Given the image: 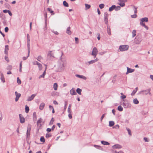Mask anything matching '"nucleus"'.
<instances>
[{
  "label": "nucleus",
  "instance_id": "1",
  "mask_svg": "<svg viewBox=\"0 0 153 153\" xmlns=\"http://www.w3.org/2000/svg\"><path fill=\"white\" fill-rule=\"evenodd\" d=\"M66 59L65 58L62 57L61 56L60 59L58 61L56 71V72L62 71H63L64 68L66 65Z\"/></svg>",
  "mask_w": 153,
  "mask_h": 153
},
{
  "label": "nucleus",
  "instance_id": "2",
  "mask_svg": "<svg viewBox=\"0 0 153 153\" xmlns=\"http://www.w3.org/2000/svg\"><path fill=\"white\" fill-rule=\"evenodd\" d=\"M129 48V46L127 45H120L119 47V49L121 51H124L127 50Z\"/></svg>",
  "mask_w": 153,
  "mask_h": 153
},
{
  "label": "nucleus",
  "instance_id": "3",
  "mask_svg": "<svg viewBox=\"0 0 153 153\" xmlns=\"http://www.w3.org/2000/svg\"><path fill=\"white\" fill-rule=\"evenodd\" d=\"M98 53V50L97 49L96 47H94L92 50V51L91 54V55L93 56L94 58H95Z\"/></svg>",
  "mask_w": 153,
  "mask_h": 153
},
{
  "label": "nucleus",
  "instance_id": "4",
  "mask_svg": "<svg viewBox=\"0 0 153 153\" xmlns=\"http://www.w3.org/2000/svg\"><path fill=\"white\" fill-rule=\"evenodd\" d=\"M108 14L107 12H105L104 13V20L105 23L107 24L108 23Z\"/></svg>",
  "mask_w": 153,
  "mask_h": 153
},
{
  "label": "nucleus",
  "instance_id": "5",
  "mask_svg": "<svg viewBox=\"0 0 153 153\" xmlns=\"http://www.w3.org/2000/svg\"><path fill=\"white\" fill-rule=\"evenodd\" d=\"M20 122L21 123H23L25 122V119L22 115L20 114L19 115Z\"/></svg>",
  "mask_w": 153,
  "mask_h": 153
},
{
  "label": "nucleus",
  "instance_id": "6",
  "mask_svg": "<svg viewBox=\"0 0 153 153\" xmlns=\"http://www.w3.org/2000/svg\"><path fill=\"white\" fill-rule=\"evenodd\" d=\"M119 3L118 4L121 7H123L125 6V2L127 1V0H118Z\"/></svg>",
  "mask_w": 153,
  "mask_h": 153
},
{
  "label": "nucleus",
  "instance_id": "7",
  "mask_svg": "<svg viewBox=\"0 0 153 153\" xmlns=\"http://www.w3.org/2000/svg\"><path fill=\"white\" fill-rule=\"evenodd\" d=\"M150 89H147L145 90H143L140 92V94H141L142 93L145 92L146 93H145V94L146 95H147L148 94H149V95H151V93H150Z\"/></svg>",
  "mask_w": 153,
  "mask_h": 153
},
{
  "label": "nucleus",
  "instance_id": "8",
  "mask_svg": "<svg viewBox=\"0 0 153 153\" xmlns=\"http://www.w3.org/2000/svg\"><path fill=\"white\" fill-rule=\"evenodd\" d=\"M16 97L15 98V101L16 102H17L19 97L21 96V94L20 93H18L17 91H15V92Z\"/></svg>",
  "mask_w": 153,
  "mask_h": 153
},
{
  "label": "nucleus",
  "instance_id": "9",
  "mask_svg": "<svg viewBox=\"0 0 153 153\" xmlns=\"http://www.w3.org/2000/svg\"><path fill=\"white\" fill-rule=\"evenodd\" d=\"M31 130V127L30 126H28L27 127V138L29 137L30 134V131Z\"/></svg>",
  "mask_w": 153,
  "mask_h": 153
},
{
  "label": "nucleus",
  "instance_id": "10",
  "mask_svg": "<svg viewBox=\"0 0 153 153\" xmlns=\"http://www.w3.org/2000/svg\"><path fill=\"white\" fill-rule=\"evenodd\" d=\"M142 41L140 37L136 38L134 40V43L137 44H139Z\"/></svg>",
  "mask_w": 153,
  "mask_h": 153
},
{
  "label": "nucleus",
  "instance_id": "11",
  "mask_svg": "<svg viewBox=\"0 0 153 153\" xmlns=\"http://www.w3.org/2000/svg\"><path fill=\"white\" fill-rule=\"evenodd\" d=\"M123 105L125 108H127L130 106V104L127 101H125L123 103Z\"/></svg>",
  "mask_w": 153,
  "mask_h": 153
},
{
  "label": "nucleus",
  "instance_id": "12",
  "mask_svg": "<svg viewBox=\"0 0 153 153\" xmlns=\"http://www.w3.org/2000/svg\"><path fill=\"white\" fill-rule=\"evenodd\" d=\"M36 96V94H33L30 97H28L27 100L28 101H31L32 100L35 96Z\"/></svg>",
  "mask_w": 153,
  "mask_h": 153
},
{
  "label": "nucleus",
  "instance_id": "13",
  "mask_svg": "<svg viewBox=\"0 0 153 153\" xmlns=\"http://www.w3.org/2000/svg\"><path fill=\"white\" fill-rule=\"evenodd\" d=\"M70 94L72 95H75L76 93L75 91V90L74 88H72L70 91Z\"/></svg>",
  "mask_w": 153,
  "mask_h": 153
},
{
  "label": "nucleus",
  "instance_id": "14",
  "mask_svg": "<svg viewBox=\"0 0 153 153\" xmlns=\"http://www.w3.org/2000/svg\"><path fill=\"white\" fill-rule=\"evenodd\" d=\"M134 71V69H133L131 68L127 67V71L126 73V74H128L129 73H132Z\"/></svg>",
  "mask_w": 153,
  "mask_h": 153
},
{
  "label": "nucleus",
  "instance_id": "15",
  "mask_svg": "<svg viewBox=\"0 0 153 153\" xmlns=\"http://www.w3.org/2000/svg\"><path fill=\"white\" fill-rule=\"evenodd\" d=\"M112 148L113 149H120L122 148V146L118 144H116L112 146Z\"/></svg>",
  "mask_w": 153,
  "mask_h": 153
},
{
  "label": "nucleus",
  "instance_id": "16",
  "mask_svg": "<svg viewBox=\"0 0 153 153\" xmlns=\"http://www.w3.org/2000/svg\"><path fill=\"white\" fill-rule=\"evenodd\" d=\"M76 76L78 78L81 79H83L85 80H86L87 79V78L85 76L83 75H80L79 74H76Z\"/></svg>",
  "mask_w": 153,
  "mask_h": 153
},
{
  "label": "nucleus",
  "instance_id": "17",
  "mask_svg": "<svg viewBox=\"0 0 153 153\" xmlns=\"http://www.w3.org/2000/svg\"><path fill=\"white\" fill-rule=\"evenodd\" d=\"M42 119L41 118H40L39 119L37 122V125L38 126H39L40 127L41 126V124L40 123H41L42 122Z\"/></svg>",
  "mask_w": 153,
  "mask_h": 153
},
{
  "label": "nucleus",
  "instance_id": "18",
  "mask_svg": "<svg viewBox=\"0 0 153 153\" xmlns=\"http://www.w3.org/2000/svg\"><path fill=\"white\" fill-rule=\"evenodd\" d=\"M98 60V59L97 58H96V59L91 60L90 61H89L88 63L89 64H92L94 63L95 62H97V61Z\"/></svg>",
  "mask_w": 153,
  "mask_h": 153
},
{
  "label": "nucleus",
  "instance_id": "19",
  "mask_svg": "<svg viewBox=\"0 0 153 153\" xmlns=\"http://www.w3.org/2000/svg\"><path fill=\"white\" fill-rule=\"evenodd\" d=\"M27 46L28 48V56H29L30 52V43H27Z\"/></svg>",
  "mask_w": 153,
  "mask_h": 153
},
{
  "label": "nucleus",
  "instance_id": "20",
  "mask_svg": "<svg viewBox=\"0 0 153 153\" xmlns=\"http://www.w3.org/2000/svg\"><path fill=\"white\" fill-rule=\"evenodd\" d=\"M45 106V104L44 102L41 103L39 106V109L41 110H42Z\"/></svg>",
  "mask_w": 153,
  "mask_h": 153
},
{
  "label": "nucleus",
  "instance_id": "21",
  "mask_svg": "<svg viewBox=\"0 0 153 153\" xmlns=\"http://www.w3.org/2000/svg\"><path fill=\"white\" fill-rule=\"evenodd\" d=\"M140 22H147L148 21V18L147 17H144L143 18H142L140 20Z\"/></svg>",
  "mask_w": 153,
  "mask_h": 153
},
{
  "label": "nucleus",
  "instance_id": "22",
  "mask_svg": "<svg viewBox=\"0 0 153 153\" xmlns=\"http://www.w3.org/2000/svg\"><path fill=\"white\" fill-rule=\"evenodd\" d=\"M71 27H67L66 30V33L69 35H71V32L70 30Z\"/></svg>",
  "mask_w": 153,
  "mask_h": 153
},
{
  "label": "nucleus",
  "instance_id": "23",
  "mask_svg": "<svg viewBox=\"0 0 153 153\" xmlns=\"http://www.w3.org/2000/svg\"><path fill=\"white\" fill-rule=\"evenodd\" d=\"M9 50L8 46L7 45L5 46V48L4 50V53L7 55L8 53L7 51Z\"/></svg>",
  "mask_w": 153,
  "mask_h": 153
},
{
  "label": "nucleus",
  "instance_id": "24",
  "mask_svg": "<svg viewBox=\"0 0 153 153\" xmlns=\"http://www.w3.org/2000/svg\"><path fill=\"white\" fill-rule=\"evenodd\" d=\"M0 79L3 83H4L5 82L3 74H1V75Z\"/></svg>",
  "mask_w": 153,
  "mask_h": 153
},
{
  "label": "nucleus",
  "instance_id": "25",
  "mask_svg": "<svg viewBox=\"0 0 153 153\" xmlns=\"http://www.w3.org/2000/svg\"><path fill=\"white\" fill-rule=\"evenodd\" d=\"M140 25L143 26H144V27L146 29L148 30L149 29V28L146 25H145V24L143 23V22H140Z\"/></svg>",
  "mask_w": 153,
  "mask_h": 153
},
{
  "label": "nucleus",
  "instance_id": "26",
  "mask_svg": "<svg viewBox=\"0 0 153 153\" xmlns=\"http://www.w3.org/2000/svg\"><path fill=\"white\" fill-rule=\"evenodd\" d=\"M116 8V6L115 5H113L111 7H110L109 9V11H112L114 9Z\"/></svg>",
  "mask_w": 153,
  "mask_h": 153
},
{
  "label": "nucleus",
  "instance_id": "27",
  "mask_svg": "<svg viewBox=\"0 0 153 153\" xmlns=\"http://www.w3.org/2000/svg\"><path fill=\"white\" fill-rule=\"evenodd\" d=\"M133 9L134 11V13L135 14H136L137 13V6H136L134 5L132 6Z\"/></svg>",
  "mask_w": 153,
  "mask_h": 153
},
{
  "label": "nucleus",
  "instance_id": "28",
  "mask_svg": "<svg viewBox=\"0 0 153 153\" xmlns=\"http://www.w3.org/2000/svg\"><path fill=\"white\" fill-rule=\"evenodd\" d=\"M85 10H87L88 9H89L91 7V5L89 4H85Z\"/></svg>",
  "mask_w": 153,
  "mask_h": 153
},
{
  "label": "nucleus",
  "instance_id": "29",
  "mask_svg": "<svg viewBox=\"0 0 153 153\" xmlns=\"http://www.w3.org/2000/svg\"><path fill=\"white\" fill-rule=\"evenodd\" d=\"M58 86V84H57V83H55L54 84L53 88L56 91V90H57Z\"/></svg>",
  "mask_w": 153,
  "mask_h": 153
},
{
  "label": "nucleus",
  "instance_id": "30",
  "mask_svg": "<svg viewBox=\"0 0 153 153\" xmlns=\"http://www.w3.org/2000/svg\"><path fill=\"white\" fill-rule=\"evenodd\" d=\"M82 91V89L79 88H77L76 90V92L79 95L81 94Z\"/></svg>",
  "mask_w": 153,
  "mask_h": 153
},
{
  "label": "nucleus",
  "instance_id": "31",
  "mask_svg": "<svg viewBox=\"0 0 153 153\" xmlns=\"http://www.w3.org/2000/svg\"><path fill=\"white\" fill-rule=\"evenodd\" d=\"M101 143L104 145H109V143L108 142L105 141H101Z\"/></svg>",
  "mask_w": 153,
  "mask_h": 153
},
{
  "label": "nucleus",
  "instance_id": "32",
  "mask_svg": "<svg viewBox=\"0 0 153 153\" xmlns=\"http://www.w3.org/2000/svg\"><path fill=\"white\" fill-rule=\"evenodd\" d=\"M114 124V123L113 121H110L109 122V126L110 127H112L113 126Z\"/></svg>",
  "mask_w": 153,
  "mask_h": 153
},
{
  "label": "nucleus",
  "instance_id": "33",
  "mask_svg": "<svg viewBox=\"0 0 153 153\" xmlns=\"http://www.w3.org/2000/svg\"><path fill=\"white\" fill-rule=\"evenodd\" d=\"M107 33L109 35H111V30L109 27L108 26L107 28Z\"/></svg>",
  "mask_w": 153,
  "mask_h": 153
},
{
  "label": "nucleus",
  "instance_id": "34",
  "mask_svg": "<svg viewBox=\"0 0 153 153\" xmlns=\"http://www.w3.org/2000/svg\"><path fill=\"white\" fill-rule=\"evenodd\" d=\"M37 60L39 62H41L42 60L43 59V58L40 56H38L36 58Z\"/></svg>",
  "mask_w": 153,
  "mask_h": 153
},
{
  "label": "nucleus",
  "instance_id": "35",
  "mask_svg": "<svg viewBox=\"0 0 153 153\" xmlns=\"http://www.w3.org/2000/svg\"><path fill=\"white\" fill-rule=\"evenodd\" d=\"M133 103L135 104H137L139 103V101L137 98L134 99L133 100Z\"/></svg>",
  "mask_w": 153,
  "mask_h": 153
},
{
  "label": "nucleus",
  "instance_id": "36",
  "mask_svg": "<svg viewBox=\"0 0 153 153\" xmlns=\"http://www.w3.org/2000/svg\"><path fill=\"white\" fill-rule=\"evenodd\" d=\"M63 4L64 6L65 7H68L69 5L68 3L65 1H64L63 2Z\"/></svg>",
  "mask_w": 153,
  "mask_h": 153
},
{
  "label": "nucleus",
  "instance_id": "37",
  "mask_svg": "<svg viewBox=\"0 0 153 153\" xmlns=\"http://www.w3.org/2000/svg\"><path fill=\"white\" fill-rule=\"evenodd\" d=\"M29 110V108L28 107L27 105L25 106V112L27 113H28Z\"/></svg>",
  "mask_w": 153,
  "mask_h": 153
},
{
  "label": "nucleus",
  "instance_id": "38",
  "mask_svg": "<svg viewBox=\"0 0 153 153\" xmlns=\"http://www.w3.org/2000/svg\"><path fill=\"white\" fill-rule=\"evenodd\" d=\"M136 30H133L132 32V37H134L136 35Z\"/></svg>",
  "mask_w": 153,
  "mask_h": 153
},
{
  "label": "nucleus",
  "instance_id": "39",
  "mask_svg": "<svg viewBox=\"0 0 153 153\" xmlns=\"http://www.w3.org/2000/svg\"><path fill=\"white\" fill-rule=\"evenodd\" d=\"M48 10L50 12V13L52 14V15H54V13L53 11L51 10V9L50 8H47Z\"/></svg>",
  "mask_w": 153,
  "mask_h": 153
},
{
  "label": "nucleus",
  "instance_id": "40",
  "mask_svg": "<svg viewBox=\"0 0 153 153\" xmlns=\"http://www.w3.org/2000/svg\"><path fill=\"white\" fill-rule=\"evenodd\" d=\"M94 146L96 148L99 149H102V148H101V147L98 145H94Z\"/></svg>",
  "mask_w": 153,
  "mask_h": 153
},
{
  "label": "nucleus",
  "instance_id": "41",
  "mask_svg": "<svg viewBox=\"0 0 153 153\" xmlns=\"http://www.w3.org/2000/svg\"><path fill=\"white\" fill-rule=\"evenodd\" d=\"M33 118L34 120H36L37 119L36 112H34L33 114Z\"/></svg>",
  "mask_w": 153,
  "mask_h": 153
},
{
  "label": "nucleus",
  "instance_id": "42",
  "mask_svg": "<svg viewBox=\"0 0 153 153\" xmlns=\"http://www.w3.org/2000/svg\"><path fill=\"white\" fill-rule=\"evenodd\" d=\"M71 104H70L69 105L68 110V113H71Z\"/></svg>",
  "mask_w": 153,
  "mask_h": 153
},
{
  "label": "nucleus",
  "instance_id": "43",
  "mask_svg": "<svg viewBox=\"0 0 153 153\" xmlns=\"http://www.w3.org/2000/svg\"><path fill=\"white\" fill-rule=\"evenodd\" d=\"M126 129L128 132V134L131 136V131L130 129L128 128H126Z\"/></svg>",
  "mask_w": 153,
  "mask_h": 153
},
{
  "label": "nucleus",
  "instance_id": "44",
  "mask_svg": "<svg viewBox=\"0 0 153 153\" xmlns=\"http://www.w3.org/2000/svg\"><path fill=\"white\" fill-rule=\"evenodd\" d=\"M37 65L38 66L39 70H42V64L40 63H39V64H38Z\"/></svg>",
  "mask_w": 153,
  "mask_h": 153
},
{
  "label": "nucleus",
  "instance_id": "45",
  "mask_svg": "<svg viewBox=\"0 0 153 153\" xmlns=\"http://www.w3.org/2000/svg\"><path fill=\"white\" fill-rule=\"evenodd\" d=\"M118 110L120 111H122L123 110V108L121 105H119L117 108Z\"/></svg>",
  "mask_w": 153,
  "mask_h": 153
},
{
  "label": "nucleus",
  "instance_id": "46",
  "mask_svg": "<svg viewBox=\"0 0 153 153\" xmlns=\"http://www.w3.org/2000/svg\"><path fill=\"white\" fill-rule=\"evenodd\" d=\"M54 120V119L53 118V117L52 118L50 121V122L49 125H52L53 123V122Z\"/></svg>",
  "mask_w": 153,
  "mask_h": 153
},
{
  "label": "nucleus",
  "instance_id": "47",
  "mask_svg": "<svg viewBox=\"0 0 153 153\" xmlns=\"http://www.w3.org/2000/svg\"><path fill=\"white\" fill-rule=\"evenodd\" d=\"M51 136V134L49 133H47L46 134V137L47 138H48Z\"/></svg>",
  "mask_w": 153,
  "mask_h": 153
},
{
  "label": "nucleus",
  "instance_id": "48",
  "mask_svg": "<svg viewBox=\"0 0 153 153\" xmlns=\"http://www.w3.org/2000/svg\"><path fill=\"white\" fill-rule=\"evenodd\" d=\"M119 126L117 124L114 126L113 127V128L116 129H118L119 128Z\"/></svg>",
  "mask_w": 153,
  "mask_h": 153
},
{
  "label": "nucleus",
  "instance_id": "49",
  "mask_svg": "<svg viewBox=\"0 0 153 153\" xmlns=\"http://www.w3.org/2000/svg\"><path fill=\"white\" fill-rule=\"evenodd\" d=\"M22 62H21L20 63V65H19V71L20 72H22Z\"/></svg>",
  "mask_w": 153,
  "mask_h": 153
},
{
  "label": "nucleus",
  "instance_id": "50",
  "mask_svg": "<svg viewBox=\"0 0 153 153\" xmlns=\"http://www.w3.org/2000/svg\"><path fill=\"white\" fill-rule=\"evenodd\" d=\"M40 140L41 142H45V139L43 137H41Z\"/></svg>",
  "mask_w": 153,
  "mask_h": 153
},
{
  "label": "nucleus",
  "instance_id": "51",
  "mask_svg": "<svg viewBox=\"0 0 153 153\" xmlns=\"http://www.w3.org/2000/svg\"><path fill=\"white\" fill-rule=\"evenodd\" d=\"M99 6L100 8L102 9L104 7V5L103 4H101L99 5Z\"/></svg>",
  "mask_w": 153,
  "mask_h": 153
},
{
  "label": "nucleus",
  "instance_id": "52",
  "mask_svg": "<svg viewBox=\"0 0 153 153\" xmlns=\"http://www.w3.org/2000/svg\"><path fill=\"white\" fill-rule=\"evenodd\" d=\"M17 82L18 84H21V82L19 77L17 78Z\"/></svg>",
  "mask_w": 153,
  "mask_h": 153
},
{
  "label": "nucleus",
  "instance_id": "53",
  "mask_svg": "<svg viewBox=\"0 0 153 153\" xmlns=\"http://www.w3.org/2000/svg\"><path fill=\"white\" fill-rule=\"evenodd\" d=\"M131 16L132 18H135L137 17V15L135 14L134 15H131Z\"/></svg>",
  "mask_w": 153,
  "mask_h": 153
},
{
  "label": "nucleus",
  "instance_id": "54",
  "mask_svg": "<svg viewBox=\"0 0 153 153\" xmlns=\"http://www.w3.org/2000/svg\"><path fill=\"white\" fill-rule=\"evenodd\" d=\"M75 41L76 42V44H78L79 43V39L77 37H75Z\"/></svg>",
  "mask_w": 153,
  "mask_h": 153
},
{
  "label": "nucleus",
  "instance_id": "55",
  "mask_svg": "<svg viewBox=\"0 0 153 153\" xmlns=\"http://www.w3.org/2000/svg\"><path fill=\"white\" fill-rule=\"evenodd\" d=\"M120 6H118L117 7H116V8H115V10L117 11L120 10Z\"/></svg>",
  "mask_w": 153,
  "mask_h": 153
},
{
  "label": "nucleus",
  "instance_id": "56",
  "mask_svg": "<svg viewBox=\"0 0 153 153\" xmlns=\"http://www.w3.org/2000/svg\"><path fill=\"white\" fill-rule=\"evenodd\" d=\"M2 114L1 112V111H0V122H1L2 120Z\"/></svg>",
  "mask_w": 153,
  "mask_h": 153
},
{
  "label": "nucleus",
  "instance_id": "57",
  "mask_svg": "<svg viewBox=\"0 0 153 153\" xmlns=\"http://www.w3.org/2000/svg\"><path fill=\"white\" fill-rule=\"evenodd\" d=\"M136 92V91H135V90H134L133 91L132 93L131 94V95L132 96L134 95Z\"/></svg>",
  "mask_w": 153,
  "mask_h": 153
},
{
  "label": "nucleus",
  "instance_id": "58",
  "mask_svg": "<svg viewBox=\"0 0 153 153\" xmlns=\"http://www.w3.org/2000/svg\"><path fill=\"white\" fill-rule=\"evenodd\" d=\"M39 62H38L37 61H34L33 63V64L34 65H38V64H39Z\"/></svg>",
  "mask_w": 153,
  "mask_h": 153
},
{
  "label": "nucleus",
  "instance_id": "59",
  "mask_svg": "<svg viewBox=\"0 0 153 153\" xmlns=\"http://www.w3.org/2000/svg\"><path fill=\"white\" fill-rule=\"evenodd\" d=\"M48 56H52V53H51V51H50L48 52Z\"/></svg>",
  "mask_w": 153,
  "mask_h": 153
},
{
  "label": "nucleus",
  "instance_id": "60",
  "mask_svg": "<svg viewBox=\"0 0 153 153\" xmlns=\"http://www.w3.org/2000/svg\"><path fill=\"white\" fill-rule=\"evenodd\" d=\"M69 114H68V117H69V118L70 119H71L72 118V114H71V113H68Z\"/></svg>",
  "mask_w": 153,
  "mask_h": 153
},
{
  "label": "nucleus",
  "instance_id": "61",
  "mask_svg": "<svg viewBox=\"0 0 153 153\" xmlns=\"http://www.w3.org/2000/svg\"><path fill=\"white\" fill-rule=\"evenodd\" d=\"M4 58H5V60L7 62H9V59H8V57L7 56H5V57H4Z\"/></svg>",
  "mask_w": 153,
  "mask_h": 153
},
{
  "label": "nucleus",
  "instance_id": "62",
  "mask_svg": "<svg viewBox=\"0 0 153 153\" xmlns=\"http://www.w3.org/2000/svg\"><path fill=\"white\" fill-rule=\"evenodd\" d=\"M51 131H52V130L51 128H48L47 129L46 131L48 132H51Z\"/></svg>",
  "mask_w": 153,
  "mask_h": 153
},
{
  "label": "nucleus",
  "instance_id": "63",
  "mask_svg": "<svg viewBox=\"0 0 153 153\" xmlns=\"http://www.w3.org/2000/svg\"><path fill=\"white\" fill-rule=\"evenodd\" d=\"M9 30L8 28L7 27H6L4 29L5 31L6 32H7Z\"/></svg>",
  "mask_w": 153,
  "mask_h": 153
},
{
  "label": "nucleus",
  "instance_id": "64",
  "mask_svg": "<svg viewBox=\"0 0 153 153\" xmlns=\"http://www.w3.org/2000/svg\"><path fill=\"white\" fill-rule=\"evenodd\" d=\"M143 139L146 142H148L149 141V140L147 137H144Z\"/></svg>",
  "mask_w": 153,
  "mask_h": 153
}]
</instances>
